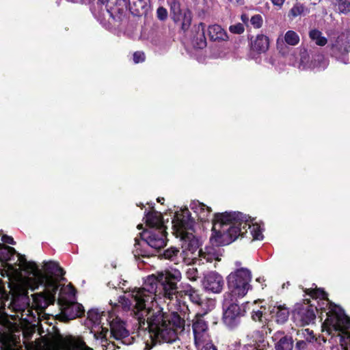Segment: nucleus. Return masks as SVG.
Segmentation results:
<instances>
[{"mask_svg":"<svg viewBox=\"0 0 350 350\" xmlns=\"http://www.w3.org/2000/svg\"><path fill=\"white\" fill-rule=\"evenodd\" d=\"M261 280L265 281V280L263 278H258L256 279V281L258 282H260Z\"/></svg>","mask_w":350,"mask_h":350,"instance_id":"864d4df0","label":"nucleus"},{"mask_svg":"<svg viewBox=\"0 0 350 350\" xmlns=\"http://www.w3.org/2000/svg\"><path fill=\"white\" fill-rule=\"evenodd\" d=\"M137 227L139 228H141V227H142V225H141V224H139V225L137 226Z\"/></svg>","mask_w":350,"mask_h":350,"instance_id":"13d9d810","label":"nucleus"},{"mask_svg":"<svg viewBox=\"0 0 350 350\" xmlns=\"http://www.w3.org/2000/svg\"><path fill=\"white\" fill-rule=\"evenodd\" d=\"M208 33L213 41H224L228 38L226 31L219 25H209Z\"/></svg>","mask_w":350,"mask_h":350,"instance_id":"393cba45","label":"nucleus"},{"mask_svg":"<svg viewBox=\"0 0 350 350\" xmlns=\"http://www.w3.org/2000/svg\"><path fill=\"white\" fill-rule=\"evenodd\" d=\"M244 26L242 23H236L232 25L229 27V30L232 33L241 34L244 31Z\"/></svg>","mask_w":350,"mask_h":350,"instance_id":"58836bf2","label":"nucleus"},{"mask_svg":"<svg viewBox=\"0 0 350 350\" xmlns=\"http://www.w3.org/2000/svg\"><path fill=\"white\" fill-rule=\"evenodd\" d=\"M316 315L312 306L303 305L293 312V319L300 325H308L315 319Z\"/></svg>","mask_w":350,"mask_h":350,"instance_id":"4468645a","label":"nucleus"},{"mask_svg":"<svg viewBox=\"0 0 350 350\" xmlns=\"http://www.w3.org/2000/svg\"><path fill=\"white\" fill-rule=\"evenodd\" d=\"M59 304L62 307V315L65 321L74 319L84 313L83 306L76 302L75 300Z\"/></svg>","mask_w":350,"mask_h":350,"instance_id":"dca6fc26","label":"nucleus"},{"mask_svg":"<svg viewBox=\"0 0 350 350\" xmlns=\"http://www.w3.org/2000/svg\"><path fill=\"white\" fill-rule=\"evenodd\" d=\"M75 300V289L71 284L61 287L57 299L58 304L68 303Z\"/></svg>","mask_w":350,"mask_h":350,"instance_id":"b1692460","label":"nucleus"},{"mask_svg":"<svg viewBox=\"0 0 350 350\" xmlns=\"http://www.w3.org/2000/svg\"><path fill=\"white\" fill-rule=\"evenodd\" d=\"M250 22L255 28H260L262 25V18L260 14H256L251 18Z\"/></svg>","mask_w":350,"mask_h":350,"instance_id":"ea45409f","label":"nucleus"},{"mask_svg":"<svg viewBox=\"0 0 350 350\" xmlns=\"http://www.w3.org/2000/svg\"><path fill=\"white\" fill-rule=\"evenodd\" d=\"M284 40L286 44L295 46L299 42V36L295 31L289 30L285 33Z\"/></svg>","mask_w":350,"mask_h":350,"instance_id":"f704fd0d","label":"nucleus"},{"mask_svg":"<svg viewBox=\"0 0 350 350\" xmlns=\"http://www.w3.org/2000/svg\"><path fill=\"white\" fill-rule=\"evenodd\" d=\"M103 316L98 310H90L88 312V319L92 324L90 332L94 334V338L97 340L106 339L109 334L108 329L104 327L103 324H101Z\"/></svg>","mask_w":350,"mask_h":350,"instance_id":"9b49d317","label":"nucleus"},{"mask_svg":"<svg viewBox=\"0 0 350 350\" xmlns=\"http://www.w3.org/2000/svg\"><path fill=\"white\" fill-rule=\"evenodd\" d=\"M73 350H93L92 348L88 347L85 342H81L77 349Z\"/></svg>","mask_w":350,"mask_h":350,"instance_id":"de8ad7c7","label":"nucleus"},{"mask_svg":"<svg viewBox=\"0 0 350 350\" xmlns=\"http://www.w3.org/2000/svg\"><path fill=\"white\" fill-rule=\"evenodd\" d=\"M269 46V40L267 36L265 35H257L256 38L252 40V49L257 53H261L266 52Z\"/></svg>","mask_w":350,"mask_h":350,"instance_id":"5701e85b","label":"nucleus"},{"mask_svg":"<svg viewBox=\"0 0 350 350\" xmlns=\"http://www.w3.org/2000/svg\"><path fill=\"white\" fill-rule=\"evenodd\" d=\"M146 223L150 228V229L165 230L161 213L150 211L146 215Z\"/></svg>","mask_w":350,"mask_h":350,"instance_id":"412c9836","label":"nucleus"},{"mask_svg":"<svg viewBox=\"0 0 350 350\" xmlns=\"http://www.w3.org/2000/svg\"><path fill=\"white\" fill-rule=\"evenodd\" d=\"M130 10L135 15L143 14L148 5V0H129Z\"/></svg>","mask_w":350,"mask_h":350,"instance_id":"bb28decb","label":"nucleus"},{"mask_svg":"<svg viewBox=\"0 0 350 350\" xmlns=\"http://www.w3.org/2000/svg\"><path fill=\"white\" fill-rule=\"evenodd\" d=\"M252 272L248 269H234L227 277L231 297H243L251 288ZM230 297V295H228Z\"/></svg>","mask_w":350,"mask_h":350,"instance_id":"6e6552de","label":"nucleus"},{"mask_svg":"<svg viewBox=\"0 0 350 350\" xmlns=\"http://www.w3.org/2000/svg\"><path fill=\"white\" fill-rule=\"evenodd\" d=\"M205 29L206 25L204 23H199L192 27L191 40L195 47L203 49L206 46Z\"/></svg>","mask_w":350,"mask_h":350,"instance_id":"f3484780","label":"nucleus"},{"mask_svg":"<svg viewBox=\"0 0 350 350\" xmlns=\"http://www.w3.org/2000/svg\"><path fill=\"white\" fill-rule=\"evenodd\" d=\"M196 347L197 350H217L212 340L209 341V342H207L206 344L202 345V346H196Z\"/></svg>","mask_w":350,"mask_h":350,"instance_id":"a19ab883","label":"nucleus"},{"mask_svg":"<svg viewBox=\"0 0 350 350\" xmlns=\"http://www.w3.org/2000/svg\"><path fill=\"white\" fill-rule=\"evenodd\" d=\"M234 265L236 267L235 269H246L245 267H242V263L241 261H235Z\"/></svg>","mask_w":350,"mask_h":350,"instance_id":"8fccbe9b","label":"nucleus"},{"mask_svg":"<svg viewBox=\"0 0 350 350\" xmlns=\"http://www.w3.org/2000/svg\"><path fill=\"white\" fill-rule=\"evenodd\" d=\"M182 275L178 269L166 270L148 275L143 286L129 291L120 297L125 309L131 310L141 329H148L153 343H172L185 329V320L176 314H167L155 303L157 295L169 300L177 299V283Z\"/></svg>","mask_w":350,"mask_h":350,"instance_id":"f257e3e1","label":"nucleus"},{"mask_svg":"<svg viewBox=\"0 0 350 350\" xmlns=\"http://www.w3.org/2000/svg\"><path fill=\"white\" fill-rule=\"evenodd\" d=\"M309 38L320 46H323L327 43V39L323 36L321 31L317 29H312L309 31Z\"/></svg>","mask_w":350,"mask_h":350,"instance_id":"c756f323","label":"nucleus"},{"mask_svg":"<svg viewBox=\"0 0 350 350\" xmlns=\"http://www.w3.org/2000/svg\"><path fill=\"white\" fill-rule=\"evenodd\" d=\"M98 1L102 4H105L108 2V0H98Z\"/></svg>","mask_w":350,"mask_h":350,"instance_id":"603ef678","label":"nucleus"},{"mask_svg":"<svg viewBox=\"0 0 350 350\" xmlns=\"http://www.w3.org/2000/svg\"><path fill=\"white\" fill-rule=\"evenodd\" d=\"M140 239L135 238L133 253L136 258H148L166 245V232L162 229H149L140 233Z\"/></svg>","mask_w":350,"mask_h":350,"instance_id":"423d86ee","label":"nucleus"},{"mask_svg":"<svg viewBox=\"0 0 350 350\" xmlns=\"http://www.w3.org/2000/svg\"><path fill=\"white\" fill-rule=\"evenodd\" d=\"M311 296L327 301V319L322 325V340L325 342V334L331 336L332 343L339 342L342 350H350V319L338 306L329 301L327 293L321 289L312 290Z\"/></svg>","mask_w":350,"mask_h":350,"instance_id":"39448f33","label":"nucleus"},{"mask_svg":"<svg viewBox=\"0 0 350 350\" xmlns=\"http://www.w3.org/2000/svg\"><path fill=\"white\" fill-rule=\"evenodd\" d=\"M223 321L230 329L236 327L240 323V318L243 316L245 310L239 306L237 300L226 297L223 304Z\"/></svg>","mask_w":350,"mask_h":350,"instance_id":"1a4fd4ad","label":"nucleus"},{"mask_svg":"<svg viewBox=\"0 0 350 350\" xmlns=\"http://www.w3.org/2000/svg\"><path fill=\"white\" fill-rule=\"evenodd\" d=\"M296 347L299 350H305L306 348V342L304 340H299L296 343Z\"/></svg>","mask_w":350,"mask_h":350,"instance_id":"49530a36","label":"nucleus"},{"mask_svg":"<svg viewBox=\"0 0 350 350\" xmlns=\"http://www.w3.org/2000/svg\"><path fill=\"white\" fill-rule=\"evenodd\" d=\"M145 59V55L143 52L137 51L133 54V61L137 64L144 62Z\"/></svg>","mask_w":350,"mask_h":350,"instance_id":"79ce46f5","label":"nucleus"},{"mask_svg":"<svg viewBox=\"0 0 350 350\" xmlns=\"http://www.w3.org/2000/svg\"><path fill=\"white\" fill-rule=\"evenodd\" d=\"M229 1L232 3H235L239 5L243 4V0H228Z\"/></svg>","mask_w":350,"mask_h":350,"instance_id":"3c124183","label":"nucleus"},{"mask_svg":"<svg viewBox=\"0 0 350 350\" xmlns=\"http://www.w3.org/2000/svg\"><path fill=\"white\" fill-rule=\"evenodd\" d=\"M285 0H271V2L272 3L275 5V6H278L279 8H281L282 5L284 4Z\"/></svg>","mask_w":350,"mask_h":350,"instance_id":"09e8293b","label":"nucleus"},{"mask_svg":"<svg viewBox=\"0 0 350 350\" xmlns=\"http://www.w3.org/2000/svg\"><path fill=\"white\" fill-rule=\"evenodd\" d=\"M172 223L176 236L180 237L182 241V251L176 247H170L164 251L163 258L174 264L183 261L190 265L199 255L196 253V250L199 248V241L193 234L194 221L191 217L189 211L185 208L177 213Z\"/></svg>","mask_w":350,"mask_h":350,"instance_id":"20e7f679","label":"nucleus"},{"mask_svg":"<svg viewBox=\"0 0 350 350\" xmlns=\"http://www.w3.org/2000/svg\"><path fill=\"white\" fill-rule=\"evenodd\" d=\"M275 341V347L276 350H292L293 340L291 336L284 334L283 332H277L272 336Z\"/></svg>","mask_w":350,"mask_h":350,"instance_id":"6ab92c4d","label":"nucleus"},{"mask_svg":"<svg viewBox=\"0 0 350 350\" xmlns=\"http://www.w3.org/2000/svg\"><path fill=\"white\" fill-rule=\"evenodd\" d=\"M157 200H158V202H162V200H164V198H162L161 200L160 198H158Z\"/></svg>","mask_w":350,"mask_h":350,"instance_id":"6e6d98bb","label":"nucleus"},{"mask_svg":"<svg viewBox=\"0 0 350 350\" xmlns=\"http://www.w3.org/2000/svg\"><path fill=\"white\" fill-rule=\"evenodd\" d=\"M196 253L199 255L196 256V258L193 260L191 264H196L199 262V264L202 261V263H204L203 260L206 262H211L213 260L216 259V254L214 252L211 251L203 252L202 250H196Z\"/></svg>","mask_w":350,"mask_h":350,"instance_id":"c85d7f7f","label":"nucleus"},{"mask_svg":"<svg viewBox=\"0 0 350 350\" xmlns=\"http://www.w3.org/2000/svg\"><path fill=\"white\" fill-rule=\"evenodd\" d=\"M106 321H108L109 322L110 320H108V319H106Z\"/></svg>","mask_w":350,"mask_h":350,"instance_id":"bf43d9fd","label":"nucleus"},{"mask_svg":"<svg viewBox=\"0 0 350 350\" xmlns=\"http://www.w3.org/2000/svg\"><path fill=\"white\" fill-rule=\"evenodd\" d=\"M190 208L202 221H206L211 217V208L199 201H193L190 204Z\"/></svg>","mask_w":350,"mask_h":350,"instance_id":"aec40b11","label":"nucleus"},{"mask_svg":"<svg viewBox=\"0 0 350 350\" xmlns=\"http://www.w3.org/2000/svg\"><path fill=\"white\" fill-rule=\"evenodd\" d=\"M247 337L250 338L255 350H269V344L265 340V336L262 332L255 330Z\"/></svg>","mask_w":350,"mask_h":350,"instance_id":"4be33fe9","label":"nucleus"},{"mask_svg":"<svg viewBox=\"0 0 350 350\" xmlns=\"http://www.w3.org/2000/svg\"><path fill=\"white\" fill-rule=\"evenodd\" d=\"M185 275L187 279L191 281H196L199 278V272L196 267H190L185 271Z\"/></svg>","mask_w":350,"mask_h":350,"instance_id":"4c0bfd02","label":"nucleus"},{"mask_svg":"<svg viewBox=\"0 0 350 350\" xmlns=\"http://www.w3.org/2000/svg\"><path fill=\"white\" fill-rule=\"evenodd\" d=\"M157 200H158V202H162V200H164V198H162L161 200L160 198H158Z\"/></svg>","mask_w":350,"mask_h":350,"instance_id":"4d7b16f0","label":"nucleus"},{"mask_svg":"<svg viewBox=\"0 0 350 350\" xmlns=\"http://www.w3.org/2000/svg\"><path fill=\"white\" fill-rule=\"evenodd\" d=\"M263 312L262 310L253 311L252 318L255 321L262 322Z\"/></svg>","mask_w":350,"mask_h":350,"instance_id":"c03bdc74","label":"nucleus"},{"mask_svg":"<svg viewBox=\"0 0 350 350\" xmlns=\"http://www.w3.org/2000/svg\"><path fill=\"white\" fill-rule=\"evenodd\" d=\"M349 44L342 39L338 38L332 45L331 53L336 58H339L341 55L348 53Z\"/></svg>","mask_w":350,"mask_h":350,"instance_id":"a878e982","label":"nucleus"},{"mask_svg":"<svg viewBox=\"0 0 350 350\" xmlns=\"http://www.w3.org/2000/svg\"><path fill=\"white\" fill-rule=\"evenodd\" d=\"M224 284L222 276L215 271H210L205 274L202 281L205 291L213 293H219L223 289Z\"/></svg>","mask_w":350,"mask_h":350,"instance_id":"ddd939ff","label":"nucleus"},{"mask_svg":"<svg viewBox=\"0 0 350 350\" xmlns=\"http://www.w3.org/2000/svg\"><path fill=\"white\" fill-rule=\"evenodd\" d=\"M181 28L183 31H186L190 27L192 21V14L189 10H186L182 14Z\"/></svg>","mask_w":350,"mask_h":350,"instance_id":"c9c22d12","label":"nucleus"},{"mask_svg":"<svg viewBox=\"0 0 350 350\" xmlns=\"http://www.w3.org/2000/svg\"><path fill=\"white\" fill-rule=\"evenodd\" d=\"M307 59L306 53L301 55L299 64L300 69H317L320 70L325 69L328 65L327 59L321 54L313 56L310 62Z\"/></svg>","mask_w":350,"mask_h":350,"instance_id":"2eb2a0df","label":"nucleus"},{"mask_svg":"<svg viewBox=\"0 0 350 350\" xmlns=\"http://www.w3.org/2000/svg\"><path fill=\"white\" fill-rule=\"evenodd\" d=\"M1 240L3 242L11 244V245H15L16 242L14 241V239L12 237L8 236V235H3L1 238Z\"/></svg>","mask_w":350,"mask_h":350,"instance_id":"a18cd8bd","label":"nucleus"},{"mask_svg":"<svg viewBox=\"0 0 350 350\" xmlns=\"http://www.w3.org/2000/svg\"><path fill=\"white\" fill-rule=\"evenodd\" d=\"M44 291L36 293L33 297V306L40 312H43L49 305L53 304L55 300V295L57 290L50 291L44 287Z\"/></svg>","mask_w":350,"mask_h":350,"instance_id":"f8f14e48","label":"nucleus"},{"mask_svg":"<svg viewBox=\"0 0 350 350\" xmlns=\"http://www.w3.org/2000/svg\"><path fill=\"white\" fill-rule=\"evenodd\" d=\"M250 229L254 240L263 239L262 231L258 224H250L246 215L241 213H215L213 219V232L217 244L227 245L243 236Z\"/></svg>","mask_w":350,"mask_h":350,"instance_id":"7ed1b4c3","label":"nucleus"},{"mask_svg":"<svg viewBox=\"0 0 350 350\" xmlns=\"http://www.w3.org/2000/svg\"><path fill=\"white\" fill-rule=\"evenodd\" d=\"M107 12L108 14H109L110 16H112L111 13L109 11V10H108V9H107Z\"/></svg>","mask_w":350,"mask_h":350,"instance_id":"5fc2aeb1","label":"nucleus"},{"mask_svg":"<svg viewBox=\"0 0 350 350\" xmlns=\"http://www.w3.org/2000/svg\"><path fill=\"white\" fill-rule=\"evenodd\" d=\"M208 308L203 312H197L191 321V331L194 345L202 346L212 340L209 332L208 323L205 320L204 316L209 310L214 308L215 302L213 299H208Z\"/></svg>","mask_w":350,"mask_h":350,"instance_id":"0eeeda50","label":"nucleus"},{"mask_svg":"<svg viewBox=\"0 0 350 350\" xmlns=\"http://www.w3.org/2000/svg\"><path fill=\"white\" fill-rule=\"evenodd\" d=\"M157 17L160 20H162V21L165 20L167 16V12L166 10V9L163 7H159L157 9Z\"/></svg>","mask_w":350,"mask_h":350,"instance_id":"37998d69","label":"nucleus"},{"mask_svg":"<svg viewBox=\"0 0 350 350\" xmlns=\"http://www.w3.org/2000/svg\"><path fill=\"white\" fill-rule=\"evenodd\" d=\"M331 3L334 10L339 14L350 13V0H332Z\"/></svg>","mask_w":350,"mask_h":350,"instance_id":"cd10ccee","label":"nucleus"},{"mask_svg":"<svg viewBox=\"0 0 350 350\" xmlns=\"http://www.w3.org/2000/svg\"><path fill=\"white\" fill-rule=\"evenodd\" d=\"M310 10L300 3L295 4L290 10V14L293 17L309 14Z\"/></svg>","mask_w":350,"mask_h":350,"instance_id":"473e14b6","label":"nucleus"},{"mask_svg":"<svg viewBox=\"0 0 350 350\" xmlns=\"http://www.w3.org/2000/svg\"><path fill=\"white\" fill-rule=\"evenodd\" d=\"M271 318L280 324L284 323L288 319L289 310L284 305L269 306Z\"/></svg>","mask_w":350,"mask_h":350,"instance_id":"a211bd4d","label":"nucleus"},{"mask_svg":"<svg viewBox=\"0 0 350 350\" xmlns=\"http://www.w3.org/2000/svg\"><path fill=\"white\" fill-rule=\"evenodd\" d=\"M170 12L172 18L175 23L180 21L182 18V12L180 3L177 1H172L170 3Z\"/></svg>","mask_w":350,"mask_h":350,"instance_id":"2f4dec72","label":"nucleus"},{"mask_svg":"<svg viewBox=\"0 0 350 350\" xmlns=\"http://www.w3.org/2000/svg\"><path fill=\"white\" fill-rule=\"evenodd\" d=\"M14 265L6 262L1 270L8 278V288L0 281V314H6L5 307L13 311H22L29 304L28 290L34 291L43 286L50 291L58 290L59 283L64 281V269L53 261L44 263V273L33 262L27 261L25 256L17 254Z\"/></svg>","mask_w":350,"mask_h":350,"instance_id":"f03ea898","label":"nucleus"},{"mask_svg":"<svg viewBox=\"0 0 350 350\" xmlns=\"http://www.w3.org/2000/svg\"><path fill=\"white\" fill-rule=\"evenodd\" d=\"M110 338L116 340L113 345L120 348V345H129L132 343L133 338L129 336V332L125 327L124 323L118 317L113 318L109 321Z\"/></svg>","mask_w":350,"mask_h":350,"instance_id":"9d476101","label":"nucleus"},{"mask_svg":"<svg viewBox=\"0 0 350 350\" xmlns=\"http://www.w3.org/2000/svg\"><path fill=\"white\" fill-rule=\"evenodd\" d=\"M187 295H189L191 301L193 303L200 306H202L204 304V299L198 291L193 288H190L187 291Z\"/></svg>","mask_w":350,"mask_h":350,"instance_id":"72a5a7b5","label":"nucleus"},{"mask_svg":"<svg viewBox=\"0 0 350 350\" xmlns=\"http://www.w3.org/2000/svg\"><path fill=\"white\" fill-rule=\"evenodd\" d=\"M298 335L301 338H304L306 341L312 342L314 340H317L315 338L313 332L310 329H302L298 332Z\"/></svg>","mask_w":350,"mask_h":350,"instance_id":"e433bc0d","label":"nucleus"},{"mask_svg":"<svg viewBox=\"0 0 350 350\" xmlns=\"http://www.w3.org/2000/svg\"><path fill=\"white\" fill-rule=\"evenodd\" d=\"M16 254L14 247L0 244V260L2 261H10L12 257Z\"/></svg>","mask_w":350,"mask_h":350,"instance_id":"7c9ffc66","label":"nucleus"}]
</instances>
